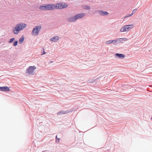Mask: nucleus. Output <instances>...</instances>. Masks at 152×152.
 <instances>
[{"instance_id":"obj_4","label":"nucleus","mask_w":152,"mask_h":152,"mask_svg":"<svg viewBox=\"0 0 152 152\" xmlns=\"http://www.w3.org/2000/svg\"><path fill=\"white\" fill-rule=\"evenodd\" d=\"M68 5L65 3H57L55 5V9H62L66 8Z\"/></svg>"},{"instance_id":"obj_11","label":"nucleus","mask_w":152,"mask_h":152,"mask_svg":"<svg viewBox=\"0 0 152 152\" xmlns=\"http://www.w3.org/2000/svg\"><path fill=\"white\" fill-rule=\"evenodd\" d=\"M26 26L25 23H21L20 24V31L22 30Z\"/></svg>"},{"instance_id":"obj_19","label":"nucleus","mask_w":152,"mask_h":152,"mask_svg":"<svg viewBox=\"0 0 152 152\" xmlns=\"http://www.w3.org/2000/svg\"><path fill=\"white\" fill-rule=\"evenodd\" d=\"M18 41H15L13 43V45L14 46H16L18 44Z\"/></svg>"},{"instance_id":"obj_22","label":"nucleus","mask_w":152,"mask_h":152,"mask_svg":"<svg viewBox=\"0 0 152 152\" xmlns=\"http://www.w3.org/2000/svg\"><path fill=\"white\" fill-rule=\"evenodd\" d=\"M90 8V7L88 6H87L85 7V9H89Z\"/></svg>"},{"instance_id":"obj_3","label":"nucleus","mask_w":152,"mask_h":152,"mask_svg":"<svg viewBox=\"0 0 152 152\" xmlns=\"http://www.w3.org/2000/svg\"><path fill=\"white\" fill-rule=\"evenodd\" d=\"M41 28L40 26H36L33 29L32 32V34L34 36H37L39 33V31Z\"/></svg>"},{"instance_id":"obj_6","label":"nucleus","mask_w":152,"mask_h":152,"mask_svg":"<svg viewBox=\"0 0 152 152\" xmlns=\"http://www.w3.org/2000/svg\"><path fill=\"white\" fill-rule=\"evenodd\" d=\"M55 9V5L54 4L46 5V10H53Z\"/></svg>"},{"instance_id":"obj_12","label":"nucleus","mask_w":152,"mask_h":152,"mask_svg":"<svg viewBox=\"0 0 152 152\" xmlns=\"http://www.w3.org/2000/svg\"><path fill=\"white\" fill-rule=\"evenodd\" d=\"M115 56L118 57L120 58H124L125 56L124 55L122 54L116 53L115 54Z\"/></svg>"},{"instance_id":"obj_1","label":"nucleus","mask_w":152,"mask_h":152,"mask_svg":"<svg viewBox=\"0 0 152 152\" xmlns=\"http://www.w3.org/2000/svg\"><path fill=\"white\" fill-rule=\"evenodd\" d=\"M85 15V13L78 14L73 17L70 18L69 19V20L70 22L74 21L77 19L83 18Z\"/></svg>"},{"instance_id":"obj_9","label":"nucleus","mask_w":152,"mask_h":152,"mask_svg":"<svg viewBox=\"0 0 152 152\" xmlns=\"http://www.w3.org/2000/svg\"><path fill=\"white\" fill-rule=\"evenodd\" d=\"M19 31V25L17 24L16 27L15 28V29L13 30L14 33L15 34L18 33Z\"/></svg>"},{"instance_id":"obj_24","label":"nucleus","mask_w":152,"mask_h":152,"mask_svg":"<svg viewBox=\"0 0 152 152\" xmlns=\"http://www.w3.org/2000/svg\"><path fill=\"white\" fill-rule=\"evenodd\" d=\"M151 119L152 120V117L151 118Z\"/></svg>"},{"instance_id":"obj_21","label":"nucleus","mask_w":152,"mask_h":152,"mask_svg":"<svg viewBox=\"0 0 152 152\" xmlns=\"http://www.w3.org/2000/svg\"><path fill=\"white\" fill-rule=\"evenodd\" d=\"M131 15H132L131 14H130V15L127 14L124 17V18H125L128 17L130 16Z\"/></svg>"},{"instance_id":"obj_16","label":"nucleus","mask_w":152,"mask_h":152,"mask_svg":"<svg viewBox=\"0 0 152 152\" xmlns=\"http://www.w3.org/2000/svg\"><path fill=\"white\" fill-rule=\"evenodd\" d=\"M56 142H59L60 141V138H57V136L56 137Z\"/></svg>"},{"instance_id":"obj_20","label":"nucleus","mask_w":152,"mask_h":152,"mask_svg":"<svg viewBox=\"0 0 152 152\" xmlns=\"http://www.w3.org/2000/svg\"><path fill=\"white\" fill-rule=\"evenodd\" d=\"M64 114V113H63L62 112H59L58 113V115H61V114Z\"/></svg>"},{"instance_id":"obj_2","label":"nucleus","mask_w":152,"mask_h":152,"mask_svg":"<svg viewBox=\"0 0 152 152\" xmlns=\"http://www.w3.org/2000/svg\"><path fill=\"white\" fill-rule=\"evenodd\" d=\"M133 27V24L125 25L121 28L120 31L121 32L128 31L132 29Z\"/></svg>"},{"instance_id":"obj_7","label":"nucleus","mask_w":152,"mask_h":152,"mask_svg":"<svg viewBox=\"0 0 152 152\" xmlns=\"http://www.w3.org/2000/svg\"><path fill=\"white\" fill-rule=\"evenodd\" d=\"M121 39H123L122 38L118 39H115L113 40H110L109 41H107L106 42V43L107 44H113L116 43L118 40H120Z\"/></svg>"},{"instance_id":"obj_8","label":"nucleus","mask_w":152,"mask_h":152,"mask_svg":"<svg viewBox=\"0 0 152 152\" xmlns=\"http://www.w3.org/2000/svg\"><path fill=\"white\" fill-rule=\"evenodd\" d=\"M9 88L7 86L0 87V91H10Z\"/></svg>"},{"instance_id":"obj_13","label":"nucleus","mask_w":152,"mask_h":152,"mask_svg":"<svg viewBox=\"0 0 152 152\" xmlns=\"http://www.w3.org/2000/svg\"><path fill=\"white\" fill-rule=\"evenodd\" d=\"M99 13L102 15H107L108 14V13L107 12L103 11H100Z\"/></svg>"},{"instance_id":"obj_10","label":"nucleus","mask_w":152,"mask_h":152,"mask_svg":"<svg viewBox=\"0 0 152 152\" xmlns=\"http://www.w3.org/2000/svg\"><path fill=\"white\" fill-rule=\"evenodd\" d=\"M59 39V38L58 36H56L53 37L52 38H51L50 39V40L51 41H53L54 42H56L57 40H58Z\"/></svg>"},{"instance_id":"obj_14","label":"nucleus","mask_w":152,"mask_h":152,"mask_svg":"<svg viewBox=\"0 0 152 152\" xmlns=\"http://www.w3.org/2000/svg\"><path fill=\"white\" fill-rule=\"evenodd\" d=\"M39 9L42 10H46V5L40 6L39 7Z\"/></svg>"},{"instance_id":"obj_23","label":"nucleus","mask_w":152,"mask_h":152,"mask_svg":"<svg viewBox=\"0 0 152 152\" xmlns=\"http://www.w3.org/2000/svg\"><path fill=\"white\" fill-rule=\"evenodd\" d=\"M45 53H46V52L44 51L43 53L42 54V55L44 54H45Z\"/></svg>"},{"instance_id":"obj_18","label":"nucleus","mask_w":152,"mask_h":152,"mask_svg":"<svg viewBox=\"0 0 152 152\" xmlns=\"http://www.w3.org/2000/svg\"><path fill=\"white\" fill-rule=\"evenodd\" d=\"M137 10V9L134 10L132 12V13L131 14V15H132L133 14L135 13L136 12Z\"/></svg>"},{"instance_id":"obj_17","label":"nucleus","mask_w":152,"mask_h":152,"mask_svg":"<svg viewBox=\"0 0 152 152\" xmlns=\"http://www.w3.org/2000/svg\"><path fill=\"white\" fill-rule=\"evenodd\" d=\"M15 40V39L14 38H11L10 39V41H9V43H12V42Z\"/></svg>"},{"instance_id":"obj_15","label":"nucleus","mask_w":152,"mask_h":152,"mask_svg":"<svg viewBox=\"0 0 152 152\" xmlns=\"http://www.w3.org/2000/svg\"><path fill=\"white\" fill-rule=\"evenodd\" d=\"M24 39V38L23 36H22L21 37V38L20 39V43H22L23 42Z\"/></svg>"},{"instance_id":"obj_5","label":"nucleus","mask_w":152,"mask_h":152,"mask_svg":"<svg viewBox=\"0 0 152 152\" xmlns=\"http://www.w3.org/2000/svg\"><path fill=\"white\" fill-rule=\"evenodd\" d=\"M36 69V67L34 66H30L27 70V73L29 75H32Z\"/></svg>"}]
</instances>
